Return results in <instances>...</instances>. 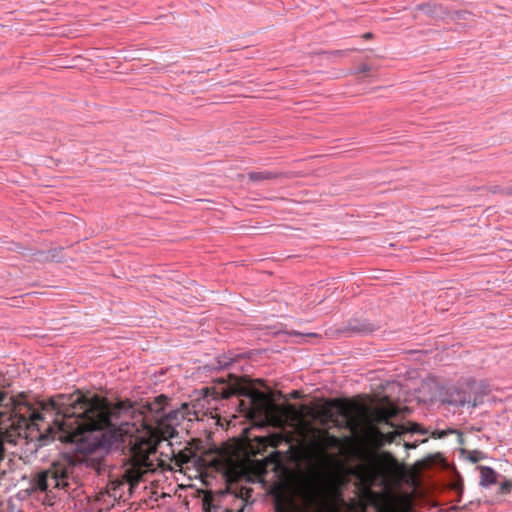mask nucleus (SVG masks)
<instances>
[{"label":"nucleus","instance_id":"obj_4","mask_svg":"<svg viewBox=\"0 0 512 512\" xmlns=\"http://www.w3.org/2000/svg\"><path fill=\"white\" fill-rule=\"evenodd\" d=\"M23 398L22 395L8 397L6 392L0 391V429H21L40 418V414Z\"/></svg>","mask_w":512,"mask_h":512},{"label":"nucleus","instance_id":"obj_15","mask_svg":"<svg viewBox=\"0 0 512 512\" xmlns=\"http://www.w3.org/2000/svg\"><path fill=\"white\" fill-rule=\"evenodd\" d=\"M280 176V174L272 172V171H261V172H251L249 173V179L255 182L264 181V180H273Z\"/></svg>","mask_w":512,"mask_h":512},{"label":"nucleus","instance_id":"obj_11","mask_svg":"<svg viewBox=\"0 0 512 512\" xmlns=\"http://www.w3.org/2000/svg\"><path fill=\"white\" fill-rule=\"evenodd\" d=\"M311 433L313 442L319 449L325 450L329 447H335L339 443V439L327 430L314 428Z\"/></svg>","mask_w":512,"mask_h":512},{"label":"nucleus","instance_id":"obj_19","mask_svg":"<svg viewBox=\"0 0 512 512\" xmlns=\"http://www.w3.org/2000/svg\"><path fill=\"white\" fill-rule=\"evenodd\" d=\"M452 432H453L452 430H449V431H444V430L438 431L437 430V431L432 433V437L433 438L441 439V438L445 437L446 435H448L449 433H452Z\"/></svg>","mask_w":512,"mask_h":512},{"label":"nucleus","instance_id":"obj_18","mask_svg":"<svg viewBox=\"0 0 512 512\" xmlns=\"http://www.w3.org/2000/svg\"><path fill=\"white\" fill-rule=\"evenodd\" d=\"M469 459L473 462V463H477L478 461H480L482 459V453L481 452H478V451H472L470 454H469Z\"/></svg>","mask_w":512,"mask_h":512},{"label":"nucleus","instance_id":"obj_8","mask_svg":"<svg viewBox=\"0 0 512 512\" xmlns=\"http://www.w3.org/2000/svg\"><path fill=\"white\" fill-rule=\"evenodd\" d=\"M411 505V495L391 493L386 496V502L380 512H409Z\"/></svg>","mask_w":512,"mask_h":512},{"label":"nucleus","instance_id":"obj_21","mask_svg":"<svg viewBox=\"0 0 512 512\" xmlns=\"http://www.w3.org/2000/svg\"><path fill=\"white\" fill-rule=\"evenodd\" d=\"M276 512H290V511H289L286 507H284V506H282V505L278 504V505L276 506Z\"/></svg>","mask_w":512,"mask_h":512},{"label":"nucleus","instance_id":"obj_2","mask_svg":"<svg viewBox=\"0 0 512 512\" xmlns=\"http://www.w3.org/2000/svg\"><path fill=\"white\" fill-rule=\"evenodd\" d=\"M175 418L176 414L157 418L145 425L143 431L131 439L123 474L129 490L137 485L145 474L164 466V462L157 455V446L162 440H168L177 434L172 423Z\"/></svg>","mask_w":512,"mask_h":512},{"label":"nucleus","instance_id":"obj_20","mask_svg":"<svg viewBox=\"0 0 512 512\" xmlns=\"http://www.w3.org/2000/svg\"><path fill=\"white\" fill-rule=\"evenodd\" d=\"M370 70V67L367 64H362L358 68L359 73H366Z\"/></svg>","mask_w":512,"mask_h":512},{"label":"nucleus","instance_id":"obj_26","mask_svg":"<svg viewBox=\"0 0 512 512\" xmlns=\"http://www.w3.org/2000/svg\"><path fill=\"white\" fill-rule=\"evenodd\" d=\"M246 506V503H243L241 508L237 510V512H244V508Z\"/></svg>","mask_w":512,"mask_h":512},{"label":"nucleus","instance_id":"obj_5","mask_svg":"<svg viewBox=\"0 0 512 512\" xmlns=\"http://www.w3.org/2000/svg\"><path fill=\"white\" fill-rule=\"evenodd\" d=\"M356 404L343 402L341 400H329L324 405L319 407L316 411L315 418L319 419L321 424L326 425L330 422L338 425L339 421L335 417L333 409H337L340 416L344 418L343 426L348 428L352 433H355L359 428V420L354 415L357 409Z\"/></svg>","mask_w":512,"mask_h":512},{"label":"nucleus","instance_id":"obj_28","mask_svg":"<svg viewBox=\"0 0 512 512\" xmlns=\"http://www.w3.org/2000/svg\"><path fill=\"white\" fill-rule=\"evenodd\" d=\"M205 512H208V510H204ZM209 512H217V508H214L213 510L209 511Z\"/></svg>","mask_w":512,"mask_h":512},{"label":"nucleus","instance_id":"obj_29","mask_svg":"<svg viewBox=\"0 0 512 512\" xmlns=\"http://www.w3.org/2000/svg\"><path fill=\"white\" fill-rule=\"evenodd\" d=\"M50 487H53V480H49Z\"/></svg>","mask_w":512,"mask_h":512},{"label":"nucleus","instance_id":"obj_25","mask_svg":"<svg viewBox=\"0 0 512 512\" xmlns=\"http://www.w3.org/2000/svg\"><path fill=\"white\" fill-rule=\"evenodd\" d=\"M413 432H420V429H419V425L418 424H414L413 425V428L411 429ZM421 433H424L423 431H421Z\"/></svg>","mask_w":512,"mask_h":512},{"label":"nucleus","instance_id":"obj_27","mask_svg":"<svg viewBox=\"0 0 512 512\" xmlns=\"http://www.w3.org/2000/svg\"><path fill=\"white\" fill-rule=\"evenodd\" d=\"M271 445H272L273 447H277V445H278V441H273V442L271 443Z\"/></svg>","mask_w":512,"mask_h":512},{"label":"nucleus","instance_id":"obj_16","mask_svg":"<svg viewBox=\"0 0 512 512\" xmlns=\"http://www.w3.org/2000/svg\"><path fill=\"white\" fill-rule=\"evenodd\" d=\"M173 459L175 461V464L178 467H182L184 464H187L190 462L191 458V451L189 449L186 450H179L177 453L172 451Z\"/></svg>","mask_w":512,"mask_h":512},{"label":"nucleus","instance_id":"obj_7","mask_svg":"<svg viewBox=\"0 0 512 512\" xmlns=\"http://www.w3.org/2000/svg\"><path fill=\"white\" fill-rule=\"evenodd\" d=\"M451 402L462 407L467 405L474 408L482 403V396L477 392L476 384L472 382L462 387Z\"/></svg>","mask_w":512,"mask_h":512},{"label":"nucleus","instance_id":"obj_24","mask_svg":"<svg viewBox=\"0 0 512 512\" xmlns=\"http://www.w3.org/2000/svg\"><path fill=\"white\" fill-rule=\"evenodd\" d=\"M362 37L364 39L368 40V39H371L373 37V35H372V33L367 32V33H364Z\"/></svg>","mask_w":512,"mask_h":512},{"label":"nucleus","instance_id":"obj_6","mask_svg":"<svg viewBox=\"0 0 512 512\" xmlns=\"http://www.w3.org/2000/svg\"><path fill=\"white\" fill-rule=\"evenodd\" d=\"M218 470H222L226 480L228 482L227 491L233 494L237 499H241L243 503H247L252 495V488L241 486L238 487L236 484L246 476V472L242 467H238L233 461L228 460L224 464V467H217Z\"/></svg>","mask_w":512,"mask_h":512},{"label":"nucleus","instance_id":"obj_14","mask_svg":"<svg viewBox=\"0 0 512 512\" xmlns=\"http://www.w3.org/2000/svg\"><path fill=\"white\" fill-rule=\"evenodd\" d=\"M49 480H51V478L47 470L40 472L35 478V488L40 491H46L50 487Z\"/></svg>","mask_w":512,"mask_h":512},{"label":"nucleus","instance_id":"obj_23","mask_svg":"<svg viewBox=\"0 0 512 512\" xmlns=\"http://www.w3.org/2000/svg\"><path fill=\"white\" fill-rule=\"evenodd\" d=\"M3 456H4V447H3L2 442H0V460L3 459Z\"/></svg>","mask_w":512,"mask_h":512},{"label":"nucleus","instance_id":"obj_1","mask_svg":"<svg viewBox=\"0 0 512 512\" xmlns=\"http://www.w3.org/2000/svg\"><path fill=\"white\" fill-rule=\"evenodd\" d=\"M167 401L165 395H159L145 403L120 401L111 406L98 398L88 399L78 391L69 395L58 394L44 408L51 407L55 411L53 424L48 428L52 438L75 443L83 441L85 432L109 428L112 425L111 418L122 414L134 415L138 411L145 426L165 416L163 411Z\"/></svg>","mask_w":512,"mask_h":512},{"label":"nucleus","instance_id":"obj_10","mask_svg":"<svg viewBox=\"0 0 512 512\" xmlns=\"http://www.w3.org/2000/svg\"><path fill=\"white\" fill-rule=\"evenodd\" d=\"M398 409L392 403L387 405L375 407L371 411V419L377 424H387L393 426L390 419L397 416Z\"/></svg>","mask_w":512,"mask_h":512},{"label":"nucleus","instance_id":"obj_30","mask_svg":"<svg viewBox=\"0 0 512 512\" xmlns=\"http://www.w3.org/2000/svg\"><path fill=\"white\" fill-rule=\"evenodd\" d=\"M225 512H233L231 509H226Z\"/></svg>","mask_w":512,"mask_h":512},{"label":"nucleus","instance_id":"obj_3","mask_svg":"<svg viewBox=\"0 0 512 512\" xmlns=\"http://www.w3.org/2000/svg\"><path fill=\"white\" fill-rule=\"evenodd\" d=\"M232 395L247 397L250 402L246 407L244 401L240 402L248 412L250 418H265L271 423L281 426L284 419L290 413H294L293 405L280 406L272 402L271 398L264 392L248 387L242 380L234 378V381L226 388L222 389V398H229Z\"/></svg>","mask_w":512,"mask_h":512},{"label":"nucleus","instance_id":"obj_17","mask_svg":"<svg viewBox=\"0 0 512 512\" xmlns=\"http://www.w3.org/2000/svg\"><path fill=\"white\" fill-rule=\"evenodd\" d=\"M214 508L217 507L213 504V495L211 492H207L203 497V509L209 512Z\"/></svg>","mask_w":512,"mask_h":512},{"label":"nucleus","instance_id":"obj_9","mask_svg":"<svg viewBox=\"0 0 512 512\" xmlns=\"http://www.w3.org/2000/svg\"><path fill=\"white\" fill-rule=\"evenodd\" d=\"M72 470V465L67 461L54 462L47 470L51 480H53V488H63L67 486V479Z\"/></svg>","mask_w":512,"mask_h":512},{"label":"nucleus","instance_id":"obj_22","mask_svg":"<svg viewBox=\"0 0 512 512\" xmlns=\"http://www.w3.org/2000/svg\"><path fill=\"white\" fill-rule=\"evenodd\" d=\"M510 487H511V484H510V483H508V482H505V483H503V484H502V486H501V490H502V491H504V490H509V489H510Z\"/></svg>","mask_w":512,"mask_h":512},{"label":"nucleus","instance_id":"obj_13","mask_svg":"<svg viewBox=\"0 0 512 512\" xmlns=\"http://www.w3.org/2000/svg\"><path fill=\"white\" fill-rule=\"evenodd\" d=\"M481 480L480 484L483 486H489L497 481L495 471L490 467H481L480 469Z\"/></svg>","mask_w":512,"mask_h":512},{"label":"nucleus","instance_id":"obj_12","mask_svg":"<svg viewBox=\"0 0 512 512\" xmlns=\"http://www.w3.org/2000/svg\"><path fill=\"white\" fill-rule=\"evenodd\" d=\"M397 436H399L397 431L383 433L375 425H372L369 428V438L378 447H381L386 443L394 442Z\"/></svg>","mask_w":512,"mask_h":512}]
</instances>
